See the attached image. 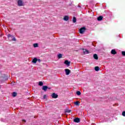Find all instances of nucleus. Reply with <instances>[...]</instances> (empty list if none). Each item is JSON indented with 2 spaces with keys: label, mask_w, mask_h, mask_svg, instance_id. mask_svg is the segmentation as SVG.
I'll use <instances>...</instances> for the list:
<instances>
[{
  "label": "nucleus",
  "mask_w": 125,
  "mask_h": 125,
  "mask_svg": "<svg viewBox=\"0 0 125 125\" xmlns=\"http://www.w3.org/2000/svg\"><path fill=\"white\" fill-rule=\"evenodd\" d=\"M7 38L10 42H11V41H13V42H16V39L15 37L10 34H8Z\"/></svg>",
  "instance_id": "nucleus-1"
},
{
  "label": "nucleus",
  "mask_w": 125,
  "mask_h": 125,
  "mask_svg": "<svg viewBox=\"0 0 125 125\" xmlns=\"http://www.w3.org/2000/svg\"><path fill=\"white\" fill-rule=\"evenodd\" d=\"M18 5L19 6H23V1H22V0H19L18 1Z\"/></svg>",
  "instance_id": "nucleus-2"
},
{
  "label": "nucleus",
  "mask_w": 125,
  "mask_h": 125,
  "mask_svg": "<svg viewBox=\"0 0 125 125\" xmlns=\"http://www.w3.org/2000/svg\"><path fill=\"white\" fill-rule=\"evenodd\" d=\"M85 31V27H82L80 29V34H83Z\"/></svg>",
  "instance_id": "nucleus-3"
},
{
  "label": "nucleus",
  "mask_w": 125,
  "mask_h": 125,
  "mask_svg": "<svg viewBox=\"0 0 125 125\" xmlns=\"http://www.w3.org/2000/svg\"><path fill=\"white\" fill-rule=\"evenodd\" d=\"M65 71L66 76H68V75H70V73H71V70H70V69H65Z\"/></svg>",
  "instance_id": "nucleus-4"
},
{
  "label": "nucleus",
  "mask_w": 125,
  "mask_h": 125,
  "mask_svg": "<svg viewBox=\"0 0 125 125\" xmlns=\"http://www.w3.org/2000/svg\"><path fill=\"white\" fill-rule=\"evenodd\" d=\"M51 96L52 98L56 99L57 97H58V95L55 94V93H54L51 95Z\"/></svg>",
  "instance_id": "nucleus-5"
},
{
  "label": "nucleus",
  "mask_w": 125,
  "mask_h": 125,
  "mask_svg": "<svg viewBox=\"0 0 125 125\" xmlns=\"http://www.w3.org/2000/svg\"><path fill=\"white\" fill-rule=\"evenodd\" d=\"M32 63L36 64V63H37V62H38V59H37V58H34L32 61Z\"/></svg>",
  "instance_id": "nucleus-6"
},
{
  "label": "nucleus",
  "mask_w": 125,
  "mask_h": 125,
  "mask_svg": "<svg viewBox=\"0 0 125 125\" xmlns=\"http://www.w3.org/2000/svg\"><path fill=\"white\" fill-rule=\"evenodd\" d=\"M47 88H48L47 86H43L42 89V90H44V91H46V90H47Z\"/></svg>",
  "instance_id": "nucleus-7"
},
{
  "label": "nucleus",
  "mask_w": 125,
  "mask_h": 125,
  "mask_svg": "<svg viewBox=\"0 0 125 125\" xmlns=\"http://www.w3.org/2000/svg\"><path fill=\"white\" fill-rule=\"evenodd\" d=\"M80 118H75L74 120V122L75 123H80Z\"/></svg>",
  "instance_id": "nucleus-8"
},
{
  "label": "nucleus",
  "mask_w": 125,
  "mask_h": 125,
  "mask_svg": "<svg viewBox=\"0 0 125 125\" xmlns=\"http://www.w3.org/2000/svg\"><path fill=\"white\" fill-rule=\"evenodd\" d=\"M111 54H113V55H115V54H117V52L116 51V50L112 49L111 51Z\"/></svg>",
  "instance_id": "nucleus-9"
},
{
  "label": "nucleus",
  "mask_w": 125,
  "mask_h": 125,
  "mask_svg": "<svg viewBox=\"0 0 125 125\" xmlns=\"http://www.w3.org/2000/svg\"><path fill=\"white\" fill-rule=\"evenodd\" d=\"M63 20H64V21H68V20H69V17L68 16H65L63 17Z\"/></svg>",
  "instance_id": "nucleus-10"
},
{
  "label": "nucleus",
  "mask_w": 125,
  "mask_h": 125,
  "mask_svg": "<svg viewBox=\"0 0 125 125\" xmlns=\"http://www.w3.org/2000/svg\"><path fill=\"white\" fill-rule=\"evenodd\" d=\"M83 53L84 54H88V53H89V52H88V50L86 49L83 50Z\"/></svg>",
  "instance_id": "nucleus-11"
},
{
  "label": "nucleus",
  "mask_w": 125,
  "mask_h": 125,
  "mask_svg": "<svg viewBox=\"0 0 125 125\" xmlns=\"http://www.w3.org/2000/svg\"><path fill=\"white\" fill-rule=\"evenodd\" d=\"M70 63L71 62H69V61H68L67 60L64 62V64H65L67 66H69Z\"/></svg>",
  "instance_id": "nucleus-12"
},
{
  "label": "nucleus",
  "mask_w": 125,
  "mask_h": 125,
  "mask_svg": "<svg viewBox=\"0 0 125 125\" xmlns=\"http://www.w3.org/2000/svg\"><path fill=\"white\" fill-rule=\"evenodd\" d=\"M103 17H102V16H100L98 18V21H101L102 20H103Z\"/></svg>",
  "instance_id": "nucleus-13"
},
{
  "label": "nucleus",
  "mask_w": 125,
  "mask_h": 125,
  "mask_svg": "<svg viewBox=\"0 0 125 125\" xmlns=\"http://www.w3.org/2000/svg\"><path fill=\"white\" fill-rule=\"evenodd\" d=\"M93 57H94V59H96V60H97L98 59V56H97V54H94Z\"/></svg>",
  "instance_id": "nucleus-14"
},
{
  "label": "nucleus",
  "mask_w": 125,
  "mask_h": 125,
  "mask_svg": "<svg viewBox=\"0 0 125 125\" xmlns=\"http://www.w3.org/2000/svg\"><path fill=\"white\" fill-rule=\"evenodd\" d=\"M72 21L73 23H76L77 22V19H76V17H73Z\"/></svg>",
  "instance_id": "nucleus-15"
},
{
  "label": "nucleus",
  "mask_w": 125,
  "mask_h": 125,
  "mask_svg": "<svg viewBox=\"0 0 125 125\" xmlns=\"http://www.w3.org/2000/svg\"><path fill=\"white\" fill-rule=\"evenodd\" d=\"M99 67L98 66L95 67V70L96 71V72H98V71H99Z\"/></svg>",
  "instance_id": "nucleus-16"
},
{
  "label": "nucleus",
  "mask_w": 125,
  "mask_h": 125,
  "mask_svg": "<svg viewBox=\"0 0 125 125\" xmlns=\"http://www.w3.org/2000/svg\"><path fill=\"white\" fill-rule=\"evenodd\" d=\"M39 85H40V86H42V85H43V83H42V82H39Z\"/></svg>",
  "instance_id": "nucleus-17"
},
{
  "label": "nucleus",
  "mask_w": 125,
  "mask_h": 125,
  "mask_svg": "<svg viewBox=\"0 0 125 125\" xmlns=\"http://www.w3.org/2000/svg\"><path fill=\"white\" fill-rule=\"evenodd\" d=\"M58 58H59V59H60V58H62V54H59V55H58Z\"/></svg>",
  "instance_id": "nucleus-18"
},
{
  "label": "nucleus",
  "mask_w": 125,
  "mask_h": 125,
  "mask_svg": "<svg viewBox=\"0 0 125 125\" xmlns=\"http://www.w3.org/2000/svg\"><path fill=\"white\" fill-rule=\"evenodd\" d=\"M16 95H17V93L15 92H14L12 94L13 97H15Z\"/></svg>",
  "instance_id": "nucleus-19"
},
{
  "label": "nucleus",
  "mask_w": 125,
  "mask_h": 125,
  "mask_svg": "<svg viewBox=\"0 0 125 125\" xmlns=\"http://www.w3.org/2000/svg\"><path fill=\"white\" fill-rule=\"evenodd\" d=\"M72 110H70V109H66L65 112V113H71Z\"/></svg>",
  "instance_id": "nucleus-20"
},
{
  "label": "nucleus",
  "mask_w": 125,
  "mask_h": 125,
  "mask_svg": "<svg viewBox=\"0 0 125 125\" xmlns=\"http://www.w3.org/2000/svg\"><path fill=\"white\" fill-rule=\"evenodd\" d=\"M34 47H38L39 46V44L38 43H34L33 44Z\"/></svg>",
  "instance_id": "nucleus-21"
},
{
  "label": "nucleus",
  "mask_w": 125,
  "mask_h": 125,
  "mask_svg": "<svg viewBox=\"0 0 125 125\" xmlns=\"http://www.w3.org/2000/svg\"><path fill=\"white\" fill-rule=\"evenodd\" d=\"M79 103L78 101L75 102H74V104L75 105H76V106H79Z\"/></svg>",
  "instance_id": "nucleus-22"
},
{
  "label": "nucleus",
  "mask_w": 125,
  "mask_h": 125,
  "mask_svg": "<svg viewBox=\"0 0 125 125\" xmlns=\"http://www.w3.org/2000/svg\"><path fill=\"white\" fill-rule=\"evenodd\" d=\"M76 94L77 95H81V92L80 91H78L76 92Z\"/></svg>",
  "instance_id": "nucleus-23"
},
{
  "label": "nucleus",
  "mask_w": 125,
  "mask_h": 125,
  "mask_svg": "<svg viewBox=\"0 0 125 125\" xmlns=\"http://www.w3.org/2000/svg\"><path fill=\"white\" fill-rule=\"evenodd\" d=\"M122 53L123 56H125V51H122Z\"/></svg>",
  "instance_id": "nucleus-24"
},
{
  "label": "nucleus",
  "mask_w": 125,
  "mask_h": 125,
  "mask_svg": "<svg viewBox=\"0 0 125 125\" xmlns=\"http://www.w3.org/2000/svg\"><path fill=\"white\" fill-rule=\"evenodd\" d=\"M122 116H123L124 117H125V111H123L122 112Z\"/></svg>",
  "instance_id": "nucleus-25"
},
{
  "label": "nucleus",
  "mask_w": 125,
  "mask_h": 125,
  "mask_svg": "<svg viewBox=\"0 0 125 125\" xmlns=\"http://www.w3.org/2000/svg\"><path fill=\"white\" fill-rule=\"evenodd\" d=\"M45 98H46V95H44L43 97V99H45Z\"/></svg>",
  "instance_id": "nucleus-26"
},
{
  "label": "nucleus",
  "mask_w": 125,
  "mask_h": 125,
  "mask_svg": "<svg viewBox=\"0 0 125 125\" xmlns=\"http://www.w3.org/2000/svg\"><path fill=\"white\" fill-rule=\"evenodd\" d=\"M37 61H38V62H40L42 61L41 60V59H38Z\"/></svg>",
  "instance_id": "nucleus-27"
},
{
  "label": "nucleus",
  "mask_w": 125,
  "mask_h": 125,
  "mask_svg": "<svg viewBox=\"0 0 125 125\" xmlns=\"http://www.w3.org/2000/svg\"><path fill=\"white\" fill-rule=\"evenodd\" d=\"M22 122H24V123H26V120H22Z\"/></svg>",
  "instance_id": "nucleus-28"
}]
</instances>
